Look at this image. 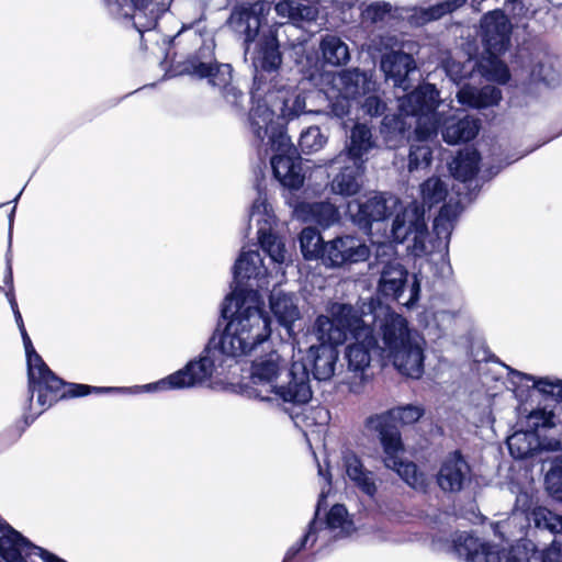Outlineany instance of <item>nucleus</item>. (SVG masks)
<instances>
[{"instance_id":"nucleus-1","label":"nucleus","mask_w":562,"mask_h":562,"mask_svg":"<svg viewBox=\"0 0 562 562\" xmlns=\"http://www.w3.org/2000/svg\"><path fill=\"white\" fill-rule=\"evenodd\" d=\"M270 338L257 337L256 333L244 326L233 324L218 316L216 327L200 355L187 362L176 372L153 383L135 385L137 392L153 393L166 390H183L202 385L218 369L231 367L233 360L250 355L258 346Z\"/></svg>"},{"instance_id":"nucleus-2","label":"nucleus","mask_w":562,"mask_h":562,"mask_svg":"<svg viewBox=\"0 0 562 562\" xmlns=\"http://www.w3.org/2000/svg\"><path fill=\"white\" fill-rule=\"evenodd\" d=\"M263 259L258 250L241 251L232 268L233 281L220 306L222 319L244 326L257 334V337H271L272 319L265 310V303L257 290L247 285V281L257 277Z\"/></svg>"},{"instance_id":"nucleus-3","label":"nucleus","mask_w":562,"mask_h":562,"mask_svg":"<svg viewBox=\"0 0 562 562\" xmlns=\"http://www.w3.org/2000/svg\"><path fill=\"white\" fill-rule=\"evenodd\" d=\"M236 37L239 40L238 36ZM240 41L243 42L245 54L250 53L252 68V85L249 90L250 100L256 105L262 104L266 95L279 91L282 87L281 71L284 50L279 40L278 30L269 27L261 34L258 32L256 40L248 45L245 44L243 38ZM263 104L267 103L263 102Z\"/></svg>"},{"instance_id":"nucleus-4","label":"nucleus","mask_w":562,"mask_h":562,"mask_svg":"<svg viewBox=\"0 0 562 562\" xmlns=\"http://www.w3.org/2000/svg\"><path fill=\"white\" fill-rule=\"evenodd\" d=\"M50 374H43V379H37L34 385L27 389L29 407L32 405L34 395L36 394V403L40 406V412L36 414H23V424L21 431L34 423L36 417L45 412L48 407L57 403L59 400L82 397L90 394H108V393H131L137 394L135 386H92L80 383H69L59 378L55 372L49 369Z\"/></svg>"},{"instance_id":"nucleus-5","label":"nucleus","mask_w":562,"mask_h":562,"mask_svg":"<svg viewBox=\"0 0 562 562\" xmlns=\"http://www.w3.org/2000/svg\"><path fill=\"white\" fill-rule=\"evenodd\" d=\"M397 101L401 112L417 117L415 137L419 140H428L438 135L441 115L438 108L441 99L435 83H419L409 93L398 97Z\"/></svg>"},{"instance_id":"nucleus-6","label":"nucleus","mask_w":562,"mask_h":562,"mask_svg":"<svg viewBox=\"0 0 562 562\" xmlns=\"http://www.w3.org/2000/svg\"><path fill=\"white\" fill-rule=\"evenodd\" d=\"M374 330L367 325L361 313L348 303L331 304L328 315H318L313 331L318 341L333 342L337 346L349 338L359 339L362 333Z\"/></svg>"},{"instance_id":"nucleus-7","label":"nucleus","mask_w":562,"mask_h":562,"mask_svg":"<svg viewBox=\"0 0 562 562\" xmlns=\"http://www.w3.org/2000/svg\"><path fill=\"white\" fill-rule=\"evenodd\" d=\"M376 294L380 299L396 302L412 310L420 300L422 282L417 274H411L398 260H387L381 263L379 270Z\"/></svg>"},{"instance_id":"nucleus-8","label":"nucleus","mask_w":562,"mask_h":562,"mask_svg":"<svg viewBox=\"0 0 562 562\" xmlns=\"http://www.w3.org/2000/svg\"><path fill=\"white\" fill-rule=\"evenodd\" d=\"M249 124L258 140L263 142L268 137L273 153L270 164L274 162L278 170L283 169V165H280L281 159L300 153L288 135L285 124L279 119L274 120V111L267 104H257L251 108Z\"/></svg>"},{"instance_id":"nucleus-9","label":"nucleus","mask_w":562,"mask_h":562,"mask_svg":"<svg viewBox=\"0 0 562 562\" xmlns=\"http://www.w3.org/2000/svg\"><path fill=\"white\" fill-rule=\"evenodd\" d=\"M191 32L194 40L200 43V47L193 54H190L184 61L177 66V75H189L199 79H207L209 83L220 74L217 70L228 64L218 63L215 58V42L212 37L204 38L202 32L195 29L193 24L182 26V29L171 37L176 42L182 33Z\"/></svg>"},{"instance_id":"nucleus-10","label":"nucleus","mask_w":562,"mask_h":562,"mask_svg":"<svg viewBox=\"0 0 562 562\" xmlns=\"http://www.w3.org/2000/svg\"><path fill=\"white\" fill-rule=\"evenodd\" d=\"M234 2L227 26L245 44L252 43L262 25H267L270 13V0H227Z\"/></svg>"},{"instance_id":"nucleus-11","label":"nucleus","mask_w":562,"mask_h":562,"mask_svg":"<svg viewBox=\"0 0 562 562\" xmlns=\"http://www.w3.org/2000/svg\"><path fill=\"white\" fill-rule=\"evenodd\" d=\"M400 201L391 193L378 192L366 201L353 200L348 203L351 222L366 234L371 233L373 223L390 218Z\"/></svg>"},{"instance_id":"nucleus-12","label":"nucleus","mask_w":562,"mask_h":562,"mask_svg":"<svg viewBox=\"0 0 562 562\" xmlns=\"http://www.w3.org/2000/svg\"><path fill=\"white\" fill-rule=\"evenodd\" d=\"M513 24L501 9L483 14L480 20V38L488 57L504 55L512 45Z\"/></svg>"},{"instance_id":"nucleus-13","label":"nucleus","mask_w":562,"mask_h":562,"mask_svg":"<svg viewBox=\"0 0 562 562\" xmlns=\"http://www.w3.org/2000/svg\"><path fill=\"white\" fill-rule=\"evenodd\" d=\"M425 347L424 336L414 335L406 342H401L395 348H389L384 352L401 374L419 379L425 371Z\"/></svg>"},{"instance_id":"nucleus-14","label":"nucleus","mask_w":562,"mask_h":562,"mask_svg":"<svg viewBox=\"0 0 562 562\" xmlns=\"http://www.w3.org/2000/svg\"><path fill=\"white\" fill-rule=\"evenodd\" d=\"M270 393H273L283 403L292 405H305L313 397L311 376L303 363L293 361L285 370V380L271 385Z\"/></svg>"},{"instance_id":"nucleus-15","label":"nucleus","mask_w":562,"mask_h":562,"mask_svg":"<svg viewBox=\"0 0 562 562\" xmlns=\"http://www.w3.org/2000/svg\"><path fill=\"white\" fill-rule=\"evenodd\" d=\"M369 254V248L359 238L344 235L326 243L321 261L325 267L340 268L366 261Z\"/></svg>"},{"instance_id":"nucleus-16","label":"nucleus","mask_w":562,"mask_h":562,"mask_svg":"<svg viewBox=\"0 0 562 562\" xmlns=\"http://www.w3.org/2000/svg\"><path fill=\"white\" fill-rule=\"evenodd\" d=\"M112 14L122 18H132V12H138L147 19L146 24L138 25L134 22L136 30L143 34L146 30L153 29L158 19L169 10L172 0H104Z\"/></svg>"},{"instance_id":"nucleus-17","label":"nucleus","mask_w":562,"mask_h":562,"mask_svg":"<svg viewBox=\"0 0 562 562\" xmlns=\"http://www.w3.org/2000/svg\"><path fill=\"white\" fill-rule=\"evenodd\" d=\"M471 471L463 452L456 449L448 452L441 461L436 474V483L445 493H460L464 490Z\"/></svg>"},{"instance_id":"nucleus-18","label":"nucleus","mask_w":562,"mask_h":562,"mask_svg":"<svg viewBox=\"0 0 562 562\" xmlns=\"http://www.w3.org/2000/svg\"><path fill=\"white\" fill-rule=\"evenodd\" d=\"M318 342V345H312L306 356L296 362L303 363L308 374H312L315 380L328 381L335 375L340 352L338 346L333 342Z\"/></svg>"},{"instance_id":"nucleus-19","label":"nucleus","mask_w":562,"mask_h":562,"mask_svg":"<svg viewBox=\"0 0 562 562\" xmlns=\"http://www.w3.org/2000/svg\"><path fill=\"white\" fill-rule=\"evenodd\" d=\"M481 155L476 149L460 150L450 164V172L452 177L461 182L462 191H464V198L469 203H472L481 188L477 184H473V179L476 177L480 170Z\"/></svg>"},{"instance_id":"nucleus-20","label":"nucleus","mask_w":562,"mask_h":562,"mask_svg":"<svg viewBox=\"0 0 562 562\" xmlns=\"http://www.w3.org/2000/svg\"><path fill=\"white\" fill-rule=\"evenodd\" d=\"M380 69L386 82H391L394 88L407 91L411 88L409 76L417 70V64L412 54L391 50L381 57Z\"/></svg>"},{"instance_id":"nucleus-21","label":"nucleus","mask_w":562,"mask_h":562,"mask_svg":"<svg viewBox=\"0 0 562 562\" xmlns=\"http://www.w3.org/2000/svg\"><path fill=\"white\" fill-rule=\"evenodd\" d=\"M382 348L374 334V330H367L362 333L359 339H353L345 348L344 359L347 363V369L355 374L363 378L364 372L370 367L373 355H380Z\"/></svg>"},{"instance_id":"nucleus-22","label":"nucleus","mask_w":562,"mask_h":562,"mask_svg":"<svg viewBox=\"0 0 562 562\" xmlns=\"http://www.w3.org/2000/svg\"><path fill=\"white\" fill-rule=\"evenodd\" d=\"M43 551H48L32 543L20 531L7 525V530L0 537V557L5 562H25L26 557L36 555L43 560Z\"/></svg>"},{"instance_id":"nucleus-23","label":"nucleus","mask_w":562,"mask_h":562,"mask_svg":"<svg viewBox=\"0 0 562 562\" xmlns=\"http://www.w3.org/2000/svg\"><path fill=\"white\" fill-rule=\"evenodd\" d=\"M366 426L378 434L384 458H400L398 454L404 451V443L397 425L392 422L389 414L369 416Z\"/></svg>"},{"instance_id":"nucleus-24","label":"nucleus","mask_w":562,"mask_h":562,"mask_svg":"<svg viewBox=\"0 0 562 562\" xmlns=\"http://www.w3.org/2000/svg\"><path fill=\"white\" fill-rule=\"evenodd\" d=\"M414 335L420 334L409 325L404 316L386 308L379 323V336L383 342V351L395 348L401 342H406Z\"/></svg>"},{"instance_id":"nucleus-25","label":"nucleus","mask_w":562,"mask_h":562,"mask_svg":"<svg viewBox=\"0 0 562 562\" xmlns=\"http://www.w3.org/2000/svg\"><path fill=\"white\" fill-rule=\"evenodd\" d=\"M481 127L480 120L469 115H440V127L442 140L448 145H458L473 140Z\"/></svg>"},{"instance_id":"nucleus-26","label":"nucleus","mask_w":562,"mask_h":562,"mask_svg":"<svg viewBox=\"0 0 562 562\" xmlns=\"http://www.w3.org/2000/svg\"><path fill=\"white\" fill-rule=\"evenodd\" d=\"M339 91L357 100L371 92H376L379 85L371 70L349 67L340 70L337 76Z\"/></svg>"},{"instance_id":"nucleus-27","label":"nucleus","mask_w":562,"mask_h":562,"mask_svg":"<svg viewBox=\"0 0 562 562\" xmlns=\"http://www.w3.org/2000/svg\"><path fill=\"white\" fill-rule=\"evenodd\" d=\"M268 302L270 312L278 324L291 335L294 323L301 318L295 294L273 288L268 296Z\"/></svg>"},{"instance_id":"nucleus-28","label":"nucleus","mask_w":562,"mask_h":562,"mask_svg":"<svg viewBox=\"0 0 562 562\" xmlns=\"http://www.w3.org/2000/svg\"><path fill=\"white\" fill-rule=\"evenodd\" d=\"M475 562H554L551 553H543L540 558L529 557L525 546L509 544L508 549H499L485 542L483 549L475 558Z\"/></svg>"},{"instance_id":"nucleus-29","label":"nucleus","mask_w":562,"mask_h":562,"mask_svg":"<svg viewBox=\"0 0 562 562\" xmlns=\"http://www.w3.org/2000/svg\"><path fill=\"white\" fill-rule=\"evenodd\" d=\"M293 214L297 220L322 228H328L340 220L338 209L330 202H297Z\"/></svg>"},{"instance_id":"nucleus-30","label":"nucleus","mask_w":562,"mask_h":562,"mask_svg":"<svg viewBox=\"0 0 562 562\" xmlns=\"http://www.w3.org/2000/svg\"><path fill=\"white\" fill-rule=\"evenodd\" d=\"M342 465L350 482L364 495L373 498L378 493L374 473L368 470L361 458L353 451L347 450L342 453Z\"/></svg>"},{"instance_id":"nucleus-31","label":"nucleus","mask_w":562,"mask_h":562,"mask_svg":"<svg viewBox=\"0 0 562 562\" xmlns=\"http://www.w3.org/2000/svg\"><path fill=\"white\" fill-rule=\"evenodd\" d=\"M412 121L409 115L401 112L385 114L379 125V133L387 147H397L409 139Z\"/></svg>"},{"instance_id":"nucleus-32","label":"nucleus","mask_w":562,"mask_h":562,"mask_svg":"<svg viewBox=\"0 0 562 562\" xmlns=\"http://www.w3.org/2000/svg\"><path fill=\"white\" fill-rule=\"evenodd\" d=\"M285 360L274 350L257 358L251 363L250 379L254 385H271L278 383Z\"/></svg>"},{"instance_id":"nucleus-33","label":"nucleus","mask_w":562,"mask_h":562,"mask_svg":"<svg viewBox=\"0 0 562 562\" xmlns=\"http://www.w3.org/2000/svg\"><path fill=\"white\" fill-rule=\"evenodd\" d=\"M216 78L212 79L211 86L218 88L222 98L236 112L245 110L246 95L236 81L233 80V67L231 64L222 66Z\"/></svg>"},{"instance_id":"nucleus-34","label":"nucleus","mask_w":562,"mask_h":562,"mask_svg":"<svg viewBox=\"0 0 562 562\" xmlns=\"http://www.w3.org/2000/svg\"><path fill=\"white\" fill-rule=\"evenodd\" d=\"M375 146L371 128L364 123L356 122L350 130L349 143L347 145L348 158L355 164L361 162L364 166V156Z\"/></svg>"},{"instance_id":"nucleus-35","label":"nucleus","mask_w":562,"mask_h":562,"mask_svg":"<svg viewBox=\"0 0 562 562\" xmlns=\"http://www.w3.org/2000/svg\"><path fill=\"white\" fill-rule=\"evenodd\" d=\"M270 165L274 178L284 189L292 191L299 190L303 187L305 175L303 171L301 153L281 159L280 165H283V169L280 168L278 170L274 162Z\"/></svg>"},{"instance_id":"nucleus-36","label":"nucleus","mask_w":562,"mask_h":562,"mask_svg":"<svg viewBox=\"0 0 562 562\" xmlns=\"http://www.w3.org/2000/svg\"><path fill=\"white\" fill-rule=\"evenodd\" d=\"M458 101L473 109L496 106L502 100V91L495 86L473 88L464 85L457 94Z\"/></svg>"},{"instance_id":"nucleus-37","label":"nucleus","mask_w":562,"mask_h":562,"mask_svg":"<svg viewBox=\"0 0 562 562\" xmlns=\"http://www.w3.org/2000/svg\"><path fill=\"white\" fill-rule=\"evenodd\" d=\"M364 170L366 166H362L361 162H352L342 167L331 181L333 192L341 196H352L359 193Z\"/></svg>"},{"instance_id":"nucleus-38","label":"nucleus","mask_w":562,"mask_h":562,"mask_svg":"<svg viewBox=\"0 0 562 562\" xmlns=\"http://www.w3.org/2000/svg\"><path fill=\"white\" fill-rule=\"evenodd\" d=\"M385 468L393 470L412 488L426 492L428 480L424 472L412 461H404L401 458H384Z\"/></svg>"},{"instance_id":"nucleus-39","label":"nucleus","mask_w":562,"mask_h":562,"mask_svg":"<svg viewBox=\"0 0 562 562\" xmlns=\"http://www.w3.org/2000/svg\"><path fill=\"white\" fill-rule=\"evenodd\" d=\"M284 86L280 88L278 97L280 105V115L276 119L285 124V121H291L305 113L307 92L305 90L295 88L292 90L283 91Z\"/></svg>"},{"instance_id":"nucleus-40","label":"nucleus","mask_w":562,"mask_h":562,"mask_svg":"<svg viewBox=\"0 0 562 562\" xmlns=\"http://www.w3.org/2000/svg\"><path fill=\"white\" fill-rule=\"evenodd\" d=\"M319 50L326 65L338 67L350 60V50L347 43L334 34H325L321 37Z\"/></svg>"},{"instance_id":"nucleus-41","label":"nucleus","mask_w":562,"mask_h":562,"mask_svg":"<svg viewBox=\"0 0 562 562\" xmlns=\"http://www.w3.org/2000/svg\"><path fill=\"white\" fill-rule=\"evenodd\" d=\"M317 533L323 529L329 531L339 529V533L334 538L348 537L355 530L353 522L349 519L348 510L344 504H335L328 510L324 520L317 518Z\"/></svg>"},{"instance_id":"nucleus-42","label":"nucleus","mask_w":562,"mask_h":562,"mask_svg":"<svg viewBox=\"0 0 562 562\" xmlns=\"http://www.w3.org/2000/svg\"><path fill=\"white\" fill-rule=\"evenodd\" d=\"M26 358L27 369V389L35 384L37 379H43V374H50L49 367L45 363L41 355H38L33 346V342L24 327L19 328Z\"/></svg>"},{"instance_id":"nucleus-43","label":"nucleus","mask_w":562,"mask_h":562,"mask_svg":"<svg viewBox=\"0 0 562 562\" xmlns=\"http://www.w3.org/2000/svg\"><path fill=\"white\" fill-rule=\"evenodd\" d=\"M26 358L27 369V389L35 384L37 379H43V374H50L49 367L45 363L41 355H38L33 346V342L24 327L19 328Z\"/></svg>"},{"instance_id":"nucleus-44","label":"nucleus","mask_w":562,"mask_h":562,"mask_svg":"<svg viewBox=\"0 0 562 562\" xmlns=\"http://www.w3.org/2000/svg\"><path fill=\"white\" fill-rule=\"evenodd\" d=\"M535 83H542L546 87L554 88L560 83V74L551 63L540 60L531 67L529 82L522 83L519 89L522 93L529 94Z\"/></svg>"},{"instance_id":"nucleus-45","label":"nucleus","mask_w":562,"mask_h":562,"mask_svg":"<svg viewBox=\"0 0 562 562\" xmlns=\"http://www.w3.org/2000/svg\"><path fill=\"white\" fill-rule=\"evenodd\" d=\"M507 448L514 459L525 460L538 451V439L531 431H517L508 437Z\"/></svg>"},{"instance_id":"nucleus-46","label":"nucleus","mask_w":562,"mask_h":562,"mask_svg":"<svg viewBox=\"0 0 562 562\" xmlns=\"http://www.w3.org/2000/svg\"><path fill=\"white\" fill-rule=\"evenodd\" d=\"M299 244L305 260H322L326 243L317 228H303L299 235Z\"/></svg>"},{"instance_id":"nucleus-47","label":"nucleus","mask_w":562,"mask_h":562,"mask_svg":"<svg viewBox=\"0 0 562 562\" xmlns=\"http://www.w3.org/2000/svg\"><path fill=\"white\" fill-rule=\"evenodd\" d=\"M402 214H407V226L409 227V233L413 236L414 248L419 250H425L424 239L428 234V226L425 220V211L415 205L409 211H405Z\"/></svg>"},{"instance_id":"nucleus-48","label":"nucleus","mask_w":562,"mask_h":562,"mask_svg":"<svg viewBox=\"0 0 562 562\" xmlns=\"http://www.w3.org/2000/svg\"><path fill=\"white\" fill-rule=\"evenodd\" d=\"M258 241L261 250L273 263H283L285 255L284 244L271 231L260 226L258 228Z\"/></svg>"},{"instance_id":"nucleus-49","label":"nucleus","mask_w":562,"mask_h":562,"mask_svg":"<svg viewBox=\"0 0 562 562\" xmlns=\"http://www.w3.org/2000/svg\"><path fill=\"white\" fill-rule=\"evenodd\" d=\"M535 528L548 530L551 533H562V515L554 514L546 507L537 506L528 516V524Z\"/></svg>"},{"instance_id":"nucleus-50","label":"nucleus","mask_w":562,"mask_h":562,"mask_svg":"<svg viewBox=\"0 0 562 562\" xmlns=\"http://www.w3.org/2000/svg\"><path fill=\"white\" fill-rule=\"evenodd\" d=\"M485 542H481L472 532L461 531L453 538V550L460 557L464 558L467 562H475L476 555Z\"/></svg>"},{"instance_id":"nucleus-51","label":"nucleus","mask_w":562,"mask_h":562,"mask_svg":"<svg viewBox=\"0 0 562 562\" xmlns=\"http://www.w3.org/2000/svg\"><path fill=\"white\" fill-rule=\"evenodd\" d=\"M407 160V169L411 173L426 169L432 162V149L426 140H419L416 137V143L409 146Z\"/></svg>"},{"instance_id":"nucleus-52","label":"nucleus","mask_w":562,"mask_h":562,"mask_svg":"<svg viewBox=\"0 0 562 562\" xmlns=\"http://www.w3.org/2000/svg\"><path fill=\"white\" fill-rule=\"evenodd\" d=\"M441 68L451 82L461 86L463 81L471 78L474 64L471 60L459 61L449 56L442 59Z\"/></svg>"},{"instance_id":"nucleus-53","label":"nucleus","mask_w":562,"mask_h":562,"mask_svg":"<svg viewBox=\"0 0 562 562\" xmlns=\"http://www.w3.org/2000/svg\"><path fill=\"white\" fill-rule=\"evenodd\" d=\"M255 189L257 191V198L252 202L249 212V221H256L259 225L261 222L268 224L271 218V206L267 200L266 188L263 186V180L257 179L255 183Z\"/></svg>"},{"instance_id":"nucleus-54","label":"nucleus","mask_w":562,"mask_h":562,"mask_svg":"<svg viewBox=\"0 0 562 562\" xmlns=\"http://www.w3.org/2000/svg\"><path fill=\"white\" fill-rule=\"evenodd\" d=\"M327 140L328 136L321 131V127L313 125L301 132L299 146L302 154L310 155L323 149Z\"/></svg>"},{"instance_id":"nucleus-55","label":"nucleus","mask_w":562,"mask_h":562,"mask_svg":"<svg viewBox=\"0 0 562 562\" xmlns=\"http://www.w3.org/2000/svg\"><path fill=\"white\" fill-rule=\"evenodd\" d=\"M508 376L512 383L518 384L521 381H532L533 387L543 395L554 396L557 391L558 379L551 380L548 376L537 378L532 374L518 371L516 369L507 368Z\"/></svg>"},{"instance_id":"nucleus-56","label":"nucleus","mask_w":562,"mask_h":562,"mask_svg":"<svg viewBox=\"0 0 562 562\" xmlns=\"http://www.w3.org/2000/svg\"><path fill=\"white\" fill-rule=\"evenodd\" d=\"M423 202L432 207L445 201L448 195L446 183L439 178H429L420 184Z\"/></svg>"},{"instance_id":"nucleus-57","label":"nucleus","mask_w":562,"mask_h":562,"mask_svg":"<svg viewBox=\"0 0 562 562\" xmlns=\"http://www.w3.org/2000/svg\"><path fill=\"white\" fill-rule=\"evenodd\" d=\"M544 487L548 494L562 503V458H554L544 475Z\"/></svg>"},{"instance_id":"nucleus-58","label":"nucleus","mask_w":562,"mask_h":562,"mask_svg":"<svg viewBox=\"0 0 562 562\" xmlns=\"http://www.w3.org/2000/svg\"><path fill=\"white\" fill-rule=\"evenodd\" d=\"M468 0H443L432 5L422 9V19L424 22L437 21L447 14L462 8Z\"/></svg>"},{"instance_id":"nucleus-59","label":"nucleus","mask_w":562,"mask_h":562,"mask_svg":"<svg viewBox=\"0 0 562 562\" xmlns=\"http://www.w3.org/2000/svg\"><path fill=\"white\" fill-rule=\"evenodd\" d=\"M382 414H389L392 422H394L396 425L397 422H401L404 425H409L418 422L424 416L425 411L420 406L407 404L387 409Z\"/></svg>"},{"instance_id":"nucleus-60","label":"nucleus","mask_w":562,"mask_h":562,"mask_svg":"<svg viewBox=\"0 0 562 562\" xmlns=\"http://www.w3.org/2000/svg\"><path fill=\"white\" fill-rule=\"evenodd\" d=\"M317 524L318 522L316 519H312L308 522L305 533L301 537V539L297 542H295L288 549L282 562H291L302 550H304L307 547L308 542H311V546H313L316 542Z\"/></svg>"},{"instance_id":"nucleus-61","label":"nucleus","mask_w":562,"mask_h":562,"mask_svg":"<svg viewBox=\"0 0 562 562\" xmlns=\"http://www.w3.org/2000/svg\"><path fill=\"white\" fill-rule=\"evenodd\" d=\"M456 192L459 196V199L453 203L452 200H450L448 203H445L440 210L439 214L436 216V218H440L441 221L449 222L453 224V222L459 217V215L464 210V203H468V200L464 198V191L461 190V188L456 189Z\"/></svg>"},{"instance_id":"nucleus-62","label":"nucleus","mask_w":562,"mask_h":562,"mask_svg":"<svg viewBox=\"0 0 562 562\" xmlns=\"http://www.w3.org/2000/svg\"><path fill=\"white\" fill-rule=\"evenodd\" d=\"M485 77L498 85H505L510 81L512 74L509 67L499 57H488V66L485 69Z\"/></svg>"},{"instance_id":"nucleus-63","label":"nucleus","mask_w":562,"mask_h":562,"mask_svg":"<svg viewBox=\"0 0 562 562\" xmlns=\"http://www.w3.org/2000/svg\"><path fill=\"white\" fill-rule=\"evenodd\" d=\"M360 109L363 115L369 116L371 119L380 116L383 117L386 114L387 104L375 92H371L366 97H362V101L360 102Z\"/></svg>"},{"instance_id":"nucleus-64","label":"nucleus","mask_w":562,"mask_h":562,"mask_svg":"<svg viewBox=\"0 0 562 562\" xmlns=\"http://www.w3.org/2000/svg\"><path fill=\"white\" fill-rule=\"evenodd\" d=\"M351 101H353V99L349 98L348 95L339 91V94L336 98H334L328 104V114L331 117L344 120L345 117L350 115Z\"/></svg>"}]
</instances>
